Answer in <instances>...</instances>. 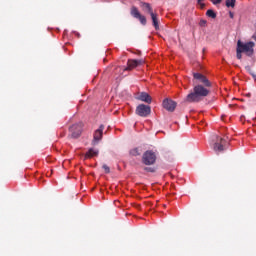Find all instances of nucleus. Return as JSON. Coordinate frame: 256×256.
Returning a JSON list of instances; mask_svg holds the SVG:
<instances>
[{
    "mask_svg": "<svg viewBox=\"0 0 256 256\" xmlns=\"http://www.w3.org/2000/svg\"><path fill=\"white\" fill-rule=\"evenodd\" d=\"M193 78L195 79L196 84L185 98V103H201L205 97H209L211 94V87L213 84L206 78L205 75L201 73H193Z\"/></svg>",
    "mask_w": 256,
    "mask_h": 256,
    "instance_id": "nucleus-1",
    "label": "nucleus"
},
{
    "mask_svg": "<svg viewBox=\"0 0 256 256\" xmlns=\"http://www.w3.org/2000/svg\"><path fill=\"white\" fill-rule=\"evenodd\" d=\"M255 42H247L243 43L241 40H238L237 42V48L238 51L241 53H245L248 57H251L254 52Z\"/></svg>",
    "mask_w": 256,
    "mask_h": 256,
    "instance_id": "nucleus-2",
    "label": "nucleus"
},
{
    "mask_svg": "<svg viewBox=\"0 0 256 256\" xmlns=\"http://www.w3.org/2000/svg\"><path fill=\"white\" fill-rule=\"evenodd\" d=\"M157 161V154L153 150H147L142 156V163L144 165H155Z\"/></svg>",
    "mask_w": 256,
    "mask_h": 256,
    "instance_id": "nucleus-3",
    "label": "nucleus"
},
{
    "mask_svg": "<svg viewBox=\"0 0 256 256\" xmlns=\"http://www.w3.org/2000/svg\"><path fill=\"white\" fill-rule=\"evenodd\" d=\"M69 131L71 133L70 137L72 139H79V137H81V134L83 133V122L72 125L69 128Z\"/></svg>",
    "mask_w": 256,
    "mask_h": 256,
    "instance_id": "nucleus-4",
    "label": "nucleus"
},
{
    "mask_svg": "<svg viewBox=\"0 0 256 256\" xmlns=\"http://www.w3.org/2000/svg\"><path fill=\"white\" fill-rule=\"evenodd\" d=\"M136 115L139 117H149L151 115V106L145 104H139L136 107Z\"/></svg>",
    "mask_w": 256,
    "mask_h": 256,
    "instance_id": "nucleus-5",
    "label": "nucleus"
},
{
    "mask_svg": "<svg viewBox=\"0 0 256 256\" xmlns=\"http://www.w3.org/2000/svg\"><path fill=\"white\" fill-rule=\"evenodd\" d=\"M130 15L134 17V19H138L141 23V25H147V18L143 15H141V12H139V9L135 6H132L130 9Z\"/></svg>",
    "mask_w": 256,
    "mask_h": 256,
    "instance_id": "nucleus-6",
    "label": "nucleus"
},
{
    "mask_svg": "<svg viewBox=\"0 0 256 256\" xmlns=\"http://www.w3.org/2000/svg\"><path fill=\"white\" fill-rule=\"evenodd\" d=\"M212 148L215 153H223V151H225V139L216 136V142L213 144Z\"/></svg>",
    "mask_w": 256,
    "mask_h": 256,
    "instance_id": "nucleus-7",
    "label": "nucleus"
},
{
    "mask_svg": "<svg viewBox=\"0 0 256 256\" xmlns=\"http://www.w3.org/2000/svg\"><path fill=\"white\" fill-rule=\"evenodd\" d=\"M105 129L104 125H100L99 129H97L94 132V138L92 141V145H97V143H99V141H101V139H103V131Z\"/></svg>",
    "mask_w": 256,
    "mask_h": 256,
    "instance_id": "nucleus-8",
    "label": "nucleus"
},
{
    "mask_svg": "<svg viewBox=\"0 0 256 256\" xmlns=\"http://www.w3.org/2000/svg\"><path fill=\"white\" fill-rule=\"evenodd\" d=\"M139 65H143V60L129 59L127 62V67L124 68V71H133V69L139 67Z\"/></svg>",
    "mask_w": 256,
    "mask_h": 256,
    "instance_id": "nucleus-9",
    "label": "nucleus"
},
{
    "mask_svg": "<svg viewBox=\"0 0 256 256\" xmlns=\"http://www.w3.org/2000/svg\"><path fill=\"white\" fill-rule=\"evenodd\" d=\"M163 107L164 109H166V111H170L171 113H173V111H175L177 107V102L173 100L165 99L163 101Z\"/></svg>",
    "mask_w": 256,
    "mask_h": 256,
    "instance_id": "nucleus-10",
    "label": "nucleus"
},
{
    "mask_svg": "<svg viewBox=\"0 0 256 256\" xmlns=\"http://www.w3.org/2000/svg\"><path fill=\"white\" fill-rule=\"evenodd\" d=\"M136 99L138 101H143L144 103H148V104H151V101H152V98L151 96L149 95V93L147 92H141L137 97Z\"/></svg>",
    "mask_w": 256,
    "mask_h": 256,
    "instance_id": "nucleus-11",
    "label": "nucleus"
},
{
    "mask_svg": "<svg viewBox=\"0 0 256 256\" xmlns=\"http://www.w3.org/2000/svg\"><path fill=\"white\" fill-rule=\"evenodd\" d=\"M152 19V25L156 31H159V18H157V13L153 12L150 14Z\"/></svg>",
    "mask_w": 256,
    "mask_h": 256,
    "instance_id": "nucleus-12",
    "label": "nucleus"
},
{
    "mask_svg": "<svg viewBox=\"0 0 256 256\" xmlns=\"http://www.w3.org/2000/svg\"><path fill=\"white\" fill-rule=\"evenodd\" d=\"M141 7L143 11H145V13H148L149 15H153L154 12H153V7H151V4L147 2H142Z\"/></svg>",
    "mask_w": 256,
    "mask_h": 256,
    "instance_id": "nucleus-13",
    "label": "nucleus"
},
{
    "mask_svg": "<svg viewBox=\"0 0 256 256\" xmlns=\"http://www.w3.org/2000/svg\"><path fill=\"white\" fill-rule=\"evenodd\" d=\"M97 155H99V150L90 148L85 154V159H91V157H97Z\"/></svg>",
    "mask_w": 256,
    "mask_h": 256,
    "instance_id": "nucleus-14",
    "label": "nucleus"
},
{
    "mask_svg": "<svg viewBox=\"0 0 256 256\" xmlns=\"http://www.w3.org/2000/svg\"><path fill=\"white\" fill-rule=\"evenodd\" d=\"M129 153L132 157H139V155H141V151H139V148L131 149Z\"/></svg>",
    "mask_w": 256,
    "mask_h": 256,
    "instance_id": "nucleus-15",
    "label": "nucleus"
},
{
    "mask_svg": "<svg viewBox=\"0 0 256 256\" xmlns=\"http://www.w3.org/2000/svg\"><path fill=\"white\" fill-rule=\"evenodd\" d=\"M207 17H210L211 19H217V13L215 11L209 9L206 12Z\"/></svg>",
    "mask_w": 256,
    "mask_h": 256,
    "instance_id": "nucleus-16",
    "label": "nucleus"
},
{
    "mask_svg": "<svg viewBox=\"0 0 256 256\" xmlns=\"http://www.w3.org/2000/svg\"><path fill=\"white\" fill-rule=\"evenodd\" d=\"M235 3H237V0H226V7H235Z\"/></svg>",
    "mask_w": 256,
    "mask_h": 256,
    "instance_id": "nucleus-17",
    "label": "nucleus"
},
{
    "mask_svg": "<svg viewBox=\"0 0 256 256\" xmlns=\"http://www.w3.org/2000/svg\"><path fill=\"white\" fill-rule=\"evenodd\" d=\"M144 171L147 173H155L156 169L155 167H144Z\"/></svg>",
    "mask_w": 256,
    "mask_h": 256,
    "instance_id": "nucleus-18",
    "label": "nucleus"
},
{
    "mask_svg": "<svg viewBox=\"0 0 256 256\" xmlns=\"http://www.w3.org/2000/svg\"><path fill=\"white\" fill-rule=\"evenodd\" d=\"M102 169H104L106 174L111 173V168H109V166H107V164H103Z\"/></svg>",
    "mask_w": 256,
    "mask_h": 256,
    "instance_id": "nucleus-19",
    "label": "nucleus"
},
{
    "mask_svg": "<svg viewBox=\"0 0 256 256\" xmlns=\"http://www.w3.org/2000/svg\"><path fill=\"white\" fill-rule=\"evenodd\" d=\"M242 53H243V52H241V50H238V49L236 48V57H237V59H242V58H243Z\"/></svg>",
    "mask_w": 256,
    "mask_h": 256,
    "instance_id": "nucleus-20",
    "label": "nucleus"
},
{
    "mask_svg": "<svg viewBox=\"0 0 256 256\" xmlns=\"http://www.w3.org/2000/svg\"><path fill=\"white\" fill-rule=\"evenodd\" d=\"M222 1L223 0H211V3H213V5H219Z\"/></svg>",
    "mask_w": 256,
    "mask_h": 256,
    "instance_id": "nucleus-21",
    "label": "nucleus"
},
{
    "mask_svg": "<svg viewBox=\"0 0 256 256\" xmlns=\"http://www.w3.org/2000/svg\"><path fill=\"white\" fill-rule=\"evenodd\" d=\"M202 1H205V0H197L198 5H201V9L205 7V4L201 3Z\"/></svg>",
    "mask_w": 256,
    "mask_h": 256,
    "instance_id": "nucleus-22",
    "label": "nucleus"
},
{
    "mask_svg": "<svg viewBox=\"0 0 256 256\" xmlns=\"http://www.w3.org/2000/svg\"><path fill=\"white\" fill-rule=\"evenodd\" d=\"M229 16H230V19H233V17H234L233 12H229Z\"/></svg>",
    "mask_w": 256,
    "mask_h": 256,
    "instance_id": "nucleus-23",
    "label": "nucleus"
},
{
    "mask_svg": "<svg viewBox=\"0 0 256 256\" xmlns=\"http://www.w3.org/2000/svg\"><path fill=\"white\" fill-rule=\"evenodd\" d=\"M205 23H207L205 20H202V21H201V24H202V25H205Z\"/></svg>",
    "mask_w": 256,
    "mask_h": 256,
    "instance_id": "nucleus-24",
    "label": "nucleus"
}]
</instances>
